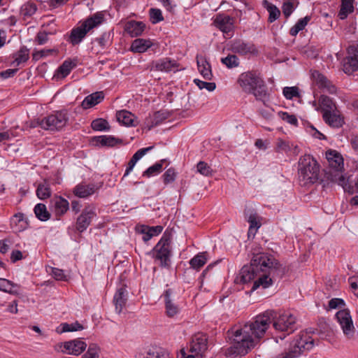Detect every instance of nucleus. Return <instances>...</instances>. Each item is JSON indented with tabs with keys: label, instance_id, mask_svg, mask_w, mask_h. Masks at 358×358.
<instances>
[{
	"label": "nucleus",
	"instance_id": "f257e3e1",
	"mask_svg": "<svg viewBox=\"0 0 358 358\" xmlns=\"http://www.w3.org/2000/svg\"><path fill=\"white\" fill-rule=\"evenodd\" d=\"M278 331H293L296 317L289 313L277 315L273 311H267L256 316L252 320L231 330V345L226 350L229 357H243L257 345L264 338L270 324Z\"/></svg>",
	"mask_w": 358,
	"mask_h": 358
},
{
	"label": "nucleus",
	"instance_id": "f03ea898",
	"mask_svg": "<svg viewBox=\"0 0 358 358\" xmlns=\"http://www.w3.org/2000/svg\"><path fill=\"white\" fill-rule=\"evenodd\" d=\"M269 264H271L270 265L271 266V272H275V268L278 266V260L264 253L254 255L250 264L243 266L235 282L237 283H247L255 280L260 271H265L269 268Z\"/></svg>",
	"mask_w": 358,
	"mask_h": 358
},
{
	"label": "nucleus",
	"instance_id": "7ed1b4c3",
	"mask_svg": "<svg viewBox=\"0 0 358 358\" xmlns=\"http://www.w3.org/2000/svg\"><path fill=\"white\" fill-rule=\"evenodd\" d=\"M326 158L329 163V170L327 173L329 178L342 186L345 192L352 194L353 187L348 184V180L342 174L344 166L342 155L336 150H329L326 152Z\"/></svg>",
	"mask_w": 358,
	"mask_h": 358
},
{
	"label": "nucleus",
	"instance_id": "20e7f679",
	"mask_svg": "<svg viewBox=\"0 0 358 358\" xmlns=\"http://www.w3.org/2000/svg\"><path fill=\"white\" fill-rule=\"evenodd\" d=\"M319 165L309 155L302 156L299 162V178L303 185L315 182L319 176Z\"/></svg>",
	"mask_w": 358,
	"mask_h": 358
},
{
	"label": "nucleus",
	"instance_id": "39448f33",
	"mask_svg": "<svg viewBox=\"0 0 358 358\" xmlns=\"http://www.w3.org/2000/svg\"><path fill=\"white\" fill-rule=\"evenodd\" d=\"M171 237L170 234H164L160 241L154 248V257L159 262L161 266H169L171 263Z\"/></svg>",
	"mask_w": 358,
	"mask_h": 358
},
{
	"label": "nucleus",
	"instance_id": "423d86ee",
	"mask_svg": "<svg viewBox=\"0 0 358 358\" xmlns=\"http://www.w3.org/2000/svg\"><path fill=\"white\" fill-rule=\"evenodd\" d=\"M336 317L345 338L348 340L355 339L357 336V332L354 326L350 311L347 309H343L338 311Z\"/></svg>",
	"mask_w": 358,
	"mask_h": 358
},
{
	"label": "nucleus",
	"instance_id": "0eeeda50",
	"mask_svg": "<svg viewBox=\"0 0 358 358\" xmlns=\"http://www.w3.org/2000/svg\"><path fill=\"white\" fill-rule=\"evenodd\" d=\"M278 266L275 268V272H271V266H269L268 269L265 271H260L257 277H256V280H255L252 289L255 290L259 287H262L263 288L268 287L273 283V278L275 276H282L283 274V268L280 262L278 261ZM271 265L269 264L268 266Z\"/></svg>",
	"mask_w": 358,
	"mask_h": 358
},
{
	"label": "nucleus",
	"instance_id": "6e6552de",
	"mask_svg": "<svg viewBox=\"0 0 358 358\" xmlns=\"http://www.w3.org/2000/svg\"><path fill=\"white\" fill-rule=\"evenodd\" d=\"M314 341L307 334L299 335L291 343L287 352L292 358L297 357L304 350H308L313 347Z\"/></svg>",
	"mask_w": 358,
	"mask_h": 358
},
{
	"label": "nucleus",
	"instance_id": "1a4fd4ad",
	"mask_svg": "<svg viewBox=\"0 0 358 358\" xmlns=\"http://www.w3.org/2000/svg\"><path fill=\"white\" fill-rule=\"evenodd\" d=\"M69 116L66 110L57 111L55 114L43 117L44 129L57 131L62 129L67 123Z\"/></svg>",
	"mask_w": 358,
	"mask_h": 358
},
{
	"label": "nucleus",
	"instance_id": "9d476101",
	"mask_svg": "<svg viewBox=\"0 0 358 358\" xmlns=\"http://www.w3.org/2000/svg\"><path fill=\"white\" fill-rule=\"evenodd\" d=\"M263 80L255 72L248 71L240 75L238 82L245 92H250L257 85H261Z\"/></svg>",
	"mask_w": 358,
	"mask_h": 358
},
{
	"label": "nucleus",
	"instance_id": "9b49d317",
	"mask_svg": "<svg viewBox=\"0 0 358 358\" xmlns=\"http://www.w3.org/2000/svg\"><path fill=\"white\" fill-rule=\"evenodd\" d=\"M348 53L343 61V69L345 73L351 74L358 70V45L350 46Z\"/></svg>",
	"mask_w": 358,
	"mask_h": 358
},
{
	"label": "nucleus",
	"instance_id": "f8f14e48",
	"mask_svg": "<svg viewBox=\"0 0 358 358\" xmlns=\"http://www.w3.org/2000/svg\"><path fill=\"white\" fill-rule=\"evenodd\" d=\"M311 76L313 83L320 89L331 94L336 93V86L320 72L316 70L313 71Z\"/></svg>",
	"mask_w": 358,
	"mask_h": 358
},
{
	"label": "nucleus",
	"instance_id": "ddd939ff",
	"mask_svg": "<svg viewBox=\"0 0 358 358\" xmlns=\"http://www.w3.org/2000/svg\"><path fill=\"white\" fill-rule=\"evenodd\" d=\"M90 31V17H87L82 24L73 28L69 36L68 41L73 45L78 44Z\"/></svg>",
	"mask_w": 358,
	"mask_h": 358
},
{
	"label": "nucleus",
	"instance_id": "4468645a",
	"mask_svg": "<svg viewBox=\"0 0 358 358\" xmlns=\"http://www.w3.org/2000/svg\"><path fill=\"white\" fill-rule=\"evenodd\" d=\"M207 348V337L206 335L197 334L192 337L189 344V348L187 351L190 353H196L203 357Z\"/></svg>",
	"mask_w": 358,
	"mask_h": 358
},
{
	"label": "nucleus",
	"instance_id": "2eb2a0df",
	"mask_svg": "<svg viewBox=\"0 0 358 358\" xmlns=\"http://www.w3.org/2000/svg\"><path fill=\"white\" fill-rule=\"evenodd\" d=\"M214 25L227 36H231L234 28V20L225 14H218L213 20Z\"/></svg>",
	"mask_w": 358,
	"mask_h": 358
},
{
	"label": "nucleus",
	"instance_id": "dca6fc26",
	"mask_svg": "<svg viewBox=\"0 0 358 358\" xmlns=\"http://www.w3.org/2000/svg\"><path fill=\"white\" fill-rule=\"evenodd\" d=\"M231 50L233 52L245 55L248 54H256L257 52L255 45L249 42L241 39L235 40L231 45Z\"/></svg>",
	"mask_w": 358,
	"mask_h": 358
},
{
	"label": "nucleus",
	"instance_id": "f3484780",
	"mask_svg": "<svg viewBox=\"0 0 358 358\" xmlns=\"http://www.w3.org/2000/svg\"><path fill=\"white\" fill-rule=\"evenodd\" d=\"M128 300V292L124 285L117 288L113 297V304L117 313H122Z\"/></svg>",
	"mask_w": 358,
	"mask_h": 358
},
{
	"label": "nucleus",
	"instance_id": "a211bd4d",
	"mask_svg": "<svg viewBox=\"0 0 358 358\" xmlns=\"http://www.w3.org/2000/svg\"><path fill=\"white\" fill-rule=\"evenodd\" d=\"M136 358H172L169 351L159 346H151L146 351V354L138 352Z\"/></svg>",
	"mask_w": 358,
	"mask_h": 358
},
{
	"label": "nucleus",
	"instance_id": "6ab92c4d",
	"mask_svg": "<svg viewBox=\"0 0 358 358\" xmlns=\"http://www.w3.org/2000/svg\"><path fill=\"white\" fill-rule=\"evenodd\" d=\"M122 140L113 136H99L91 138V143L96 147H114L122 143Z\"/></svg>",
	"mask_w": 358,
	"mask_h": 358
},
{
	"label": "nucleus",
	"instance_id": "aec40b11",
	"mask_svg": "<svg viewBox=\"0 0 358 358\" xmlns=\"http://www.w3.org/2000/svg\"><path fill=\"white\" fill-rule=\"evenodd\" d=\"M166 313L168 317H172L179 312V306L175 302L171 289H167L164 294Z\"/></svg>",
	"mask_w": 358,
	"mask_h": 358
},
{
	"label": "nucleus",
	"instance_id": "412c9836",
	"mask_svg": "<svg viewBox=\"0 0 358 358\" xmlns=\"http://www.w3.org/2000/svg\"><path fill=\"white\" fill-rule=\"evenodd\" d=\"M86 343L79 339L69 341L64 343V348L68 354L78 355L86 348Z\"/></svg>",
	"mask_w": 358,
	"mask_h": 358
},
{
	"label": "nucleus",
	"instance_id": "4be33fe9",
	"mask_svg": "<svg viewBox=\"0 0 358 358\" xmlns=\"http://www.w3.org/2000/svg\"><path fill=\"white\" fill-rule=\"evenodd\" d=\"M245 213L248 216V222L250 223L248 236H255L258 229L261 227L260 217L257 213L251 210H245Z\"/></svg>",
	"mask_w": 358,
	"mask_h": 358
},
{
	"label": "nucleus",
	"instance_id": "5701e85b",
	"mask_svg": "<svg viewBox=\"0 0 358 358\" xmlns=\"http://www.w3.org/2000/svg\"><path fill=\"white\" fill-rule=\"evenodd\" d=\"M177 67L178 64L176 62L171 61L168 58H164L158 61L153 62L151 64L150 70L168 72Z\"/></svg>",
	"mask_w": 358,
	"mask_h": 358
},
{
	"label": "nucleus",
	"instance_id": "b1692460",
	"mask_svg": "<svg viewBox=\"0 0 358 358\" xmlns=\"http://www.w3.org/2000/svg\"><path fill=\"white\" fill-rule=\"evenodd\" d=\"M322 117L326 123L333 127H341L344 123L343 118L337 110L329 113H324Z\"/></svg>",
	"mask_w": 358,
	"mask_h": 358
},
{
	"label": "nucleus",
	"instance_id": "393cba45",
	"mask_svg": "<svg viewBox=\"0 0 358 358\" xmlns=\"http://www.w3.org/2000/svg\"><path fill=\"white\" fill-rule=\"evenodd\" d=\"M250 93L253 94L256 99L262 101L264 105L268 106L270 96L264 81L262 82L261 85L256 86Z\"/></svg>",
	"mask_w": 358,
	"mask_h": 358
},
{
	"label": "nucleus",
	"instance_id": "a878e982",
	"mask_svg": "<svg viewBox=\"0 0 358 358\" xmlns=\"http://www.w3.org/2000/svg\"><path fill=\"white\" fill-rule=\"evenodd\" d=\"M145 25L142 22L129 21L127 22L124 30L131 37H136L141 35L145 29Z\"/></svg>",
	"mask_w": 358,
	"mask_h": 358
},
{
	"label": "nucleus",
	"instance_id": "bb28decb",
	"mask_svg": "<svg viewBox=\"0 0 358 358\" xmlns=\"http://www.w3.org/2000/svg\"><path fill=\"white\" fill-rule=\"evenodd\" d=\"M318 107H317L316 110H319L320 109L324 113H329L332 112L334 110H336V103L333 101L331 99L326 95H321L318 100Z\"/></svg>",
	"mask_w": 358,
	"mask_h": 358
},
{
	"label": "nucleus",
	"instance_id": "cd10ccee",
	"mask_svg": "<svg viewBox=\"0 0 358 358\" xmlns=\"http://www.w3.org/2000/svg\"><path fill=\"white\" fill-rule=\"evenodd\" d=\"M196 62L199 71L206 80H211L212 72L210 64L205 58L196 57Z\"/></svg>",
	"mask_w": 358,
	"mask_h": 358
},
{
	"label": "nucleus",
	"instance_id": "c85d7f7f",
	"mask_svg": "<svg viewBox=\"0 0 358 358\" xmlns=\"http://www.w3.org/2000/svg\"><path fill=\"white\" fill-rule=\"evenodd\" d=\"M27 225V221L24 220V214L22 213H17L15 214L10 219V227L13 231H22Z\"/></svg>",
	"mask_w": 358,
	"mask_h": 358
},
{
	"label": "nucleus",
	"instance_id": "c756f323",
	"mask_svg": "<svg viewBox=\"0 0 358 358\" xmlns=\"http://www.w3.org/2000/svg\"><path fill=\"white\" fill-rule=\"evenodd\" d=\"M152 44V43L150 40L137 38L132 42L131 50L134 52H144L151 47Z\"/></svg>",
	"mask_w": 358,
	"mask_h": 358
},
{
	"label": "nucleus",
	"instance_id": "7c9ffc66",
	"mask_svg": "<svg viewBox=\"0 0 358 358\" xmlns=\"http://www.w3.org/2000/svg\"><path fill=\"white\" fill-rule=\"evenodd\" d=\"M168 113L166 112L160 110L156 112L152 117H149L145 120V124H147L148 129L150 130L152 127L159 124L163 120L168 117Z\"/></svg>",
	"mask_w": 358,
	"mask_h": 358
},
{
	"label": "nucleus",
	"instance_id": "2f4dec72",
	"mask_svg": "<svg viewBox=\"0 0 358 358\" xmlns=\"http://www.w3.org/2000/svg\"><path fill=\"white\" fill-rule=\"evenodd\" d=\"M52 191L50 189V185L48 180H43V182L38 185L36 189V195L38 199L41 200L46 199L50 197Z\"/></svg>",
	"mask_w": 358,
	"mask_h": 358
},
{
	"label": "nucleus",
	"instance_id": "473e14b6",
	"mask_svg": "<svg viewBox=\"0 0 358 358\" xmlns=\"http://www.w3.org/2000/svg\"><path fill=\"white\" fill-rule=\"evenodd\" d=\"M54 206L55 214L57 216H62L69 210V203L66 199L59 196L55 199Z\"/></svg>",
	"mask_w": 358,
	"mask_h": 358
},
{
	"label": "nucleus",
	"instance_id": "72a5a7b5",
	"mask_svg": "<svg viewBox=\"0 0 358 358\" xmlns=\"http://www.w3.org/2000/svg\"><path fill=\"white\" fill-rule=\"evenodd\" d=\"M118 122L126 126H134V115L127 110H121L116 114Z\"/></svg>",
	"mask_w": 358,
	"mask_h": 358
},
{
	"label": "nucleus",
	"instance_id": "f704fd0d",
	"mask_svg": "<svg viewBox=\"0 0 358 358\" xmlns=\"http://www.w3.org/2000/svg\"><path fill=\"white\" fill-rule=\"evenodd\" d=\"M13 57L15 58L13 63L19 66L29 59V50L26 46H22L16 53L13 54Z\"/></svg>",
	"mask_w": 358,
	"mask_h": 358
},
{
	"label": "nucleus",
	"instance_id": "c9c22d12",
	"mask_svg": "<svg viewBox=\"0 0 358 358\" xmlns=\"http://www.w3.org/2000/svg\"><path fill=\"white\" fill-rule=\"evenodd\" d=\"M353 11V0H341V9L338 13L340 19H345L348 15L352 13Z\"/></svg>",
	"mask_w": 358,
	"mask_h": 358
},
{
	"label": "nucleus",
	"instance_id": "e433bc0d",
	"mask_svg": "<svg viewBox=\"0 0 358 358\" xmlns=\"http://www.w3.org/2000/svg\"><path fill=\"white\" fill-rule=\"evenodd\" d=\"M91 128L96 131H108L110 129V126L106 120L96 118L91 122Z\"/></svg>",
	"mask_w": 358,
	"mask_h": 358
},
{
	"label": "nucleus",
	"instance_id": "4c0bfd02",
	"mask_svg": "<svg viewBox=\"0 0 358 358\" xmlns=\"http://www.w3.org/2000/svg\"><path fill=\"white\" fill-rule=\"evenodd\" d=\"M263 6L266 8L269 13L268 21L273 22L275 21L280 15V10L273 4L269 3L268 1L264 0L263 1Z\"/></svg>",
	"mask_w": 358,
	"mask_h": 358
},
{
	"label": "nucleus",
	"instance_id": "58836bf2",
	"mask_svg": "<svg viewBox=\"0 0 358 358\" xmlns=\"http://www.w3.org/2000/svg\"><path fill=\"white\" fill-rule=\"evenodd\" d=\"M36 217L41 221H47L50 217V213L47 210V208L43 203H38L34 209Z\"/></svg>",
	"mask_w": 358,
	"mask_h": 358
},
{
	"label": "nucleus",
	"instance_id": "ea45409f",
	"mask_svg": "<svg viewBox=\"0 0 358 358\" xmlns=\"http://www.w3.org/2000/svg\"><path fill=\"white\" fill-rule=\"evenodd\" d=\"M90 212L85 209L77 219V229L80 231L85 230L90 224Z\"/></svg>",
	"mask_w": 358,
	"mask_h": 358
},
{
	"label": "nucleus",
	"instance_id": "a19ab883",
	"mask_svg": "<svg viewBox=\"0 0 358 358\" xmlns=\"http://www.w3.org/2000/svg\"><path fill=\"white\" fill-rule=\"evenodd\" d=\"M73 192L79 198H87L90 196V187L86 184L80 183L74 187Z\"/></svg>",
	"mask_w": 358,
	"mask_h": 358
},
{
	"label": "nucleus",
	"instance_id": "79ce46f5",
	"mask_svg": "<svg viewBox=\"0 0 358 358\" xmlns=\"http://www.w3.org/2000/svg\"><path fill=\"white\" fill-rule=\"evenodd\" d=\"M206 253H199L190 260L189 264L192 268L199 269L206 263Z\"/></svg>",
	"mask_w": 358,
	"mask_h": 358
},
{
	"label": "nucleus",
	"instance_id": "37998d69",
	"mask_svg": "<svg viewBox=\"0 0 358 358\" xmlns=\"http://www.w3.org/2000/svg\"><path fill=\"white\" fill-rule=\"evenodd\" d=\"M74 64L71 62L65 61L57 69V76H61V78H65L69 74Z\"/></svg>",
	"mask_w": 358,
	"mask_h": 358
},
{
	"label": "nucleus",
	"instance_id": "c03bdc74",
	"mask_svg": "<svg viewBox=\"0 0 358 358\" xmlns=\"http://www.w3.org/2000/svg\"><path fill=\"white\" fill-rule=\"evenodd\" d=\"M310 20V17L306 16L302 19H300L297 23L291 28L289 33L292 36H296L301 30H303L308 21Z\"/></svg>",
	"mask_w": 358,
	"mask_h": 358
},
{
	"label": "nucleus",
	"instance_id": "a18cd8bd",
	"mask_svg": "<svg viewBox=\"0 0 358 358\" xmlns=\"http://www.w3.org/2000/svg\"><path fill=\"white\" fill-rule=\"evenodd\" d=\"M61 327L62 330L60 333L76 331L83 329V327L78 322L71 324L63 323L61 324Z\"/></svg>",
	"mask_w": 358,
	"mask_h": 358
},
{
	"label": "nucleus",
	"instance_id": "49530a36",
	"mask_svg": "<svg viewBox=\"0 0 358 358\" xmlns=\"http://www.w3.org/2000/svg\"><path fill=\"white\" fill-rule=\"evenodd\" d=\"M221 62L228 68L236 67L239 64L238 59L235 55H229L224 58H222Z\"/></svg>",
	"mask_w": 358,
	"mask_h": 358
},
{
	"label": "nucleus",
	"instance_id": "de8ad7c7",
	"mask_svg": "<svg viewBox=\"0 0 358 358\" xmlns=\"http://www.w3.org/2000/svg\"><path fill=\"white\" fill-rule=\"evenodd\" d=\"M196 169L197 171L204 176H210L213 173V170L210 166L203 161L197 164Z\"/></svg>",
	"mask_w": 358,
	"mask_h": 358
},
{
	"label": "nucleus",
	"instance_id": "09e8293b",
	"mask_svg": "<svg viewBox=\"0 0 358 358\" xmlns=\"http://www.w3.org/2000/svg\"><path fill=\"white\" fill-rule=\"evenodd\" d=\"M283 94L287 99L299 96V88L297 87H285L283 89Z\"/></svg>",
	"mask_w": 358,
	"mask_h": 358
},
{
	"label": "nucleus",
	"instance_id": "8fccbe9b",
	"mask_svg": "<svg viewBox=\"0 0 358 358\" xmlns=\"http://www.w3.org/2000/svg\"><path fill=\"white\" fill-rule=\"evenodd\" d=\"M105 97V94L103 91L96 92L91 93V108L100 103Z\"/></svg>",
	"mask_w": 358,
	"mask_h": 358
},
{
	"label": "nucleus",
	"instance_id": "3c124183",
	"mask_svg": "<svg viewBox=\"0 0 358 358\" xmlns=\"http://www.w3.org/2000/svg\"><path fill=\"white\" fill-rule=\"evenodd\" d=\"M104 20V13L97 12L91 16V29L101 24Z\"/></svg>",
	"mask_w": 358,
	"mask_h": 358
},
{
	"label": "nucleus",
	"instance_id": "603ef678",
	"mask_svg": "<svg viewBox=\"0 0 358 358\" xmlns=\"http://www.w3.org/2000/svg\"><path fill=\"white\" fill-rule=\"evenodd\" d=\"M194 82L199 87V89H206L209 92L213 91L216 87L215 83H208L200 80L199 79H195Z\"/></svg>",
	"mask_w": 358,
	"mask_h": 358
},
{
	"label": "nucleus",
	"instance_id": "864d4df0",
	"mask_svg": "<svg viewBox=\"0 0 358 358\" xmlns=\"http://www.w3.org/2000/svg\"><path fill=\"white\" fill-rule=\"evenodd\" d=\"M162 169V163H156L153 166L149 167L146 171H145L143 173V176L150 177L151 176L158 173L161 172Z\"/></svg>",
	"mask_w": 358,
	"mask_h": 358
},
{
	"label": "nucleus",
	"instance_id": "5fc2aeb1",
	"mask_svg": "<svg viewBox=\"0 0 358 358\" xmlns=\"http://www.w3.org/2000/svg\"><path fill=\"white\" fill-rule=\"evenodd\" d=\"M278 115L282 120L286 121L287 123H289L292 125L297 124V119L294 115H290L287 112H279Z\"/></svg>",
	"mask_w": 358,
	"mask_h": 358
},
{
	"label": "nucleus",
	"instance_id": "6e6d98bb",
	"mask_svg": "<svg viewBox=\"0 0 358 358\" xmlns=\"http://www.w3.org/2000/svg\"><path fill=\"white\" fill-rule=\"evenodd\" d=\"M152 147H148L145 148H142L138 150L129 160L133 164H136V162L144 156L149 150H150Z\"/></svg>",
	"mask_w": 358,
	"mask_h": 358
},
{
	"label": "nucleus",
	"instance_id": "4d7b16f0",
	"mask_svg": "<svg viewBox=\"0 0 358 358\" xmlns=\"http://www.w3.org/2000/svg\"><path fill=\"white\" fill-rule=\"evenodd\" d=\"M176 177V173L173 169H169L163 175L164 182L167 185L173 182Z\"/></svg>",
	"mask_w": 358,
	"mask_h": 358
},
{
	"label": "nucleus",
	"instance_id": "13d9d810",
	"mask_svg": "<svg viewBox=\"0 0 358 358\" xmlns=\"http://www.w3.org/2000/svg\"><path fill=\"white\" fill-rule=\"evenodd\" d=\"M55 50L52 49L35 50L32 54L33 59L37 61L41 58L46 57L47 55L51 54Z\"/></svg>",
	"mask_w": 358,
	"mask_h": 358
},
{
	"label": "nucleus",
	"instance_id": "bf43d9fd",
	"mask_svg": "<svg viewBox=\"0 0 358 358\" xmlns=\"http://www.w3.org/2000/svg\"><path fill=\"white\" fill-rule=\"evenodd\" d=\"M52 275L53 278L57 280H66V275L64 274V271L62 269L52 268Z\"/></svg>",
	"mask_w": 358,
	"mask_h": 358
},
{
	"label": "nucleus",
	"instance_id": "052dcab7",
	"mask_svg": "<svg viewBox=\"0 0 358 358\" xmlns=\"http://www.w3.org/2000/svg\"><path fill=\"white\" fill-rule=\"evenodd\" d=\"M150 17L152 20L153 23H157L158 22L163 20L162 12L159 9H155V8L150 9Z\"/></svg>",
	"mask_w": 358,
	"mask_h": 358
},
{
	"label": "nucleus",
	"instance_id": "680f3d73",
	"mask_svg": "<svg viewBox=\"0 0 358 358\" xmlns=\"http://www.w3.org/2000/svg\"><path fill=\"white\" fill-rule=\"evenodd\" d=\"M6 293H9L13 295H19L20 294V286L17 284L14 283L10 281V285L8 286V288L6 289Z\"/></svg>",
	"mask_w": 358,
	"mask_h": 358
},
{
	"label": "nucleus",
	"instance_id": "e2e57ef3",
	"mask_svg": "<svg viewBox=\"0 0 358 358\" xmlns=\"http://www.w3.org/2000/svg\"><path fill=\"white\" fill-rule=\"evenodd\" d=\"M36 40L39 45H43L48 41V34L45 31H39L36 35Z\"/></svg>",
	"mask_w": 358,
	"mask_h": 358
},
{
	"label": "nucleus",
	"instance_id": "0e129e2a",
	"mask_svg": "<svg viewBox=\"0 0 358 358\" xmlns=\"http://www.w3.org/2000/svg\"><path fill=\"white\" fill-rule=\"evenodd\" d=\"M282 9L285 16L287 17L293 11V3L292 2H285L283 3Z\"/></svg>",
	"mask_w": 358,
	"mask_h": 358
},
{
	"label": "nucleus",
	"instance_id": "69168bd1",
	"mask_svg": "<svg viewBox=\"0 0 358 358\" xmlns=\"http://www.w3.org/2000/svg\"><path fill=\"white\" fill-rule=\"evenodd\" d=\"M276 149L278 150V151L287 152L289 150L290 148L286 141L282 139H278L276 143Z\"/></svg>",
	"mask_w": 358,
	"mask_h": 358
},
{
	"label": "nucleus",
	"instance_id": "338daca9",
	"mask_svg": "<svg viewBox=\"0 0 358 358\" xmlns=\"http://www.w3.org/2000/svg\"><path fill=\"white\" fill-rule=\"evenodd\" d=\"M101 349L96 344L91 343V358H100Z\"/></svg>",
	"mask_w": 358,
	"mask_h": 358
},
{
	"label": "nucleus",
	"instance_id": "774afa93",
	"mask_svg": "<svg viewBox=\"0 0 358 358\" xmlns=\"http://www.w3.org/2000/svg\"><path fill=\"white\" fill-rule=\"evenodd\" d=\"M180 358H202L203 357L196 353L187 354V350L185 348H182L180 351Z\"/></svg>",
	"mask_w": 358,
	"mask_h": 358
}]
</instances>
